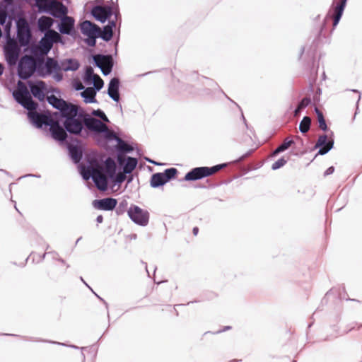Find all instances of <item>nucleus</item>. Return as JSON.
Returning <instances> with one entry per match:
<instances>
[{
	"label": "nucleus",
	"instance_id": "1",
	"mask_svg": "<svg viewBox=\"0 0 362 362\" xmlns=\"http://www.w3.org/2000/svg\"><path fill=\"white\" fill-rule=\"evenodd\" d=\"M116 164L113 159L108 158L103 167L96 159H90L87 166H81V174L85 180L93 179L97 188L101 191L107 189L108 177L113 178L115 175Z\"/></svg>",
	"mask_w": 362,
	"mask_h": 362
},
{
	"label": "nucleus",
	"instance_id": "2",
	"mask_svg": "<svg viewBox=\"0 0 362 362\" xmlns=\"http://www.w3.org/2000/svg\"><path fill=\"white\" fill-rule=\"evenodd\" d=\"M13 96L19 104L29 111L28 117L37 127L40 128L42 124L49 126L53 118L50 115L36 112L38 105L33 100L28 88L22 81H18Z\"/></svg>",
	"mask_w": 362,
	"mask_h": 362
},
{
	"label": "nucleus",
	"instance_id": "3",
	"mask_svg": "<svg viewBox=\"0 0 362 362\" xmlns=\"http://www.w3.org/2000/svg\"><path fill=\"white\" fill-rule=\"evenodd\" d=\"M226 164L214 165L213 167H197L188 172L185 176L186 181H195L214 175L226 167Z\"/></svg>",
	"mask_w": 362,
	"mask_h": 362
},
{
	"label": "nucleus",
	"instance_id": "4",
	"mask_svg": "<svg viewBox=\"0 0 362 362\" xmlns=\"http://www.w3.org/2000/svg\"><path fill=\"white\" fill-rule=\"evenodd\" d=\"M80 29L82 34L88 37L87 44L95 46L96 38L100 35V27L89 21H84L80 24Z\"/></svg>",
	"mask_w": 362,
	"mask_h": 362
},
{
	"label": "nucleus",
	"instance_id": "5",
	"mask_svg": "<svg viewBox=\"0 0 362 362\" xmlns=\"http://www.w3.org/2000/svg\"><path fill=\"white\" fill-rule=\"evenodd\" d=\"M36 69V62L31 56L25 55L21 58L18 64V75L22 79L30 77Z\"/></svg>",
	"mask_w": 362,
	"mask_h": 362
},
{
	"label": "nucleus",
	"instance_id": "6",
	"mask_svg": "<svg viewBox=\"0 0 362 362\" xmlns=\"http://www.w3.org/2000/svg\"><path fill=\"white\" fill-rule=\"evenodd\" d=\"M129 217L135 223L145 226L148 223L149 213L136 205H132L127 210Z\"/></svg>",
	"mask_w": 362,
	"mask_h": 362
},
{
	"label": "nucleus",
	"instance_id": "7",
	"mask_svg": "<svg viewBox=\"0 0 362 362\" xmlns=\"http://www.w3.org/2000/svg\"><path fill=\"white\" fill-rule=\"evenodd\" d=\"M17 39L21 46H26L29 44L31 38V31L29 24L25 18H20L16 23Z\"/></svg>",
	"mask_w": 362,
	"mask_h": 362
},
{
	"label": "nucleus",
	"instance_id": "8",
	"mask_svg": "<svg viewBox=\"0 0 362 362\" xmlns=\"http://www.w3.org/2000/svg\"><path fill=\"white\" fill-rule=\"evenodd\" d=\"M62 41L61 35L54 30H49L45 34V36L40 42V52L43 54H47L52 49L53 43Z\"/></svg>",
	"mask_w": 362,
	"mask_h": 362
},
{
	"label": "nucleus",
	"instance_id": "9",
	"mask_svg": "<svg viewBox=\"0 0 362 362\" xmlns=\"http://www.w3.org/2000/svg\"><path fill=\"white\" fill-rule=\"evenodd\" d=\"M177 173V170L174 168L166 169L164 173H157L151 176V186L153 187H158L163 185L170 179L175 177Z\"/></svg>",
	"mask_w": 362,
	"mask_h": 362
},
{
	"label": "nucleus",
	"instance_id": "10",
	"mask_svg": "<svg viewBox=\"0 0 362 362\" xmlns=\"http://www.w3.org/2000/svg\"><path fill=\"white\" fill-rule=\"evenodd\" d=\"M68 268L69 264L64 260L56 258L48 268L47 276L49 279L59 278L66 273Z\"/></svg>",
	"mask_w": 362,
	"mask_h": 362
},
{
	"label": "nucleus",
	"instance_id": "11",
	"mask_svg": "<svg viewBox=\"0 0 362 362\" xmlns=\"http://www.w3.org/2000/svg\"><path fill=\"white\" fill-rule=\"evenodd\" d=\"M19 52L20 49L16 41L9 38L5 46V56L9 64H16L19 57Z\"/></svg>",
	"mask_w": 362,
	"mask_h": 362
},
{
	"label": "nucleus",
	"instance_id": "12",
	"mask_svg": "<svg viewBox=\"0 0 362 362\" xmlns=\"http://www.w3.org/2000/svg\"><path fill=\"white\" fill-rule=\"evenodd\" d=\"M96 65L101 69L105 75L109 74L113 66L112 58L110 55L97 54L93 57Z\"/></svg>",
	"mask_w": 362,
	"mask_h": 362
},
{
	"label": "nucleus",
	"instance_id": "13",
	"mask_svg": "<svg viewBox=\"0 0 362 362\" xmlns=\"http://www.w3.org/2000/svg\"><path fill=\"white\" fill-rule=\"evenodd\" d=\"M29 86L33 95L40 101H44L47 90L45 82L39 81L36 83H29Z\"/></svg>",
	"mask_w": 362,
	"mask_h": 362
},
{
	"label": "nucleus",
	"instance_id": "14",
	"mask_svg": "<svg viewBox=\"0 0 362 362\" xmlns=\"http://www.w3.org/2000/svg\"><path fill=\"white\" fill-rule=\"evenodd\" d=\"M49 126L50 127L49 130L51 132L52 136L54 139L58 141H64L66 139V132L60 126L58 121L52 119Z\"/></svg>",
	"mask_w": 362,
	"mask_h": 362
},
{
	"label": "nucleus",
	"instance_id": "15",
	"mask_svg": "<svg viewBox=\"0 0 362 362\" xmlns=\"http://www.w3.org/2000/svg\"><path fill=\"white\" fill-rule=\"evenodd\" d=\"M117 199L114 198L95 199L93 202V205L95 209L105 211L113 210L117 206Z\"/></svg>",
	"mask_w": 362,
	"mask_h": 362
},
{
	"label": "nucleus",
	"instance_id": "16",
	"mask_svg": "<svg viewBox=\"0 0 362 362\" xmlns=\"http://www.w3.org/2000/svg\"><path fill=\"white\" fill-rule=\"evenodd\" d=\"M64 125L69 132L74 134H79L83 129L81 120L76 117L66 119Z\"/></svg>",
	"mask_w": 362,
	"mask_h": 362
},
{
	"label": "nucleus",
	"instance_id": "17",
	"mask_svg": "<svg viewBox=\"0 0 362 362\" xmlns=\"http://www.w3.org/2000/svg\"><path fill=\"white\" fill-rule=\"evenodd\" d=\"M84 124L88 129L96 132L102 133L108 130V127L105 124L95 118H85Z\"/></svg>",
	"mask_w": 362,
	"mask_h": 362
},
{
	"label": "nucleus",
	"instance_id": "18",
	"mask_svg": "<svg viewBox=\"0 0 362 362\" xmlns=\"http://www.w3.org/2000/svg\"><path fill=\"white\" fill-rule=\"evenodd\" d=\"M327 135H321L319 136L317 141L315 144V148H320L318 153L320 155H324L327 153L333 146V141H327Z\"/></svg>",
	"mask_w": 362,
	"mask_h": 362
},
{
	"label": "nucleus",
	"instance_id": "19",
	"mask_svg": "<svg viewBox=\"0 0 362 362\" xmlns=\"http://www.w3.org/2000/svg\"><path fill=\"white\" fill-rule=\"evenodd\" d=\"M48 12L54 17L60 18L66 15L67 8L62 2L54 0Z\"/></svg>",
	"mask_w": 362,
	"mask_h": 362
},
{
	"label": "nucleus",
	"instance_id": "20",
	"mask_svg": "<svg viewBox=\"0 0 362 362\" xmlns=\"http://www.w3.org/2000/svg\"><path fill=\"white\" fill-rule=\"evenodd\" d=\"M92 14L97 20L104 23L110 15V11L105 7L98 6L92 9Z\"/></svg>",
	"mask_w": 362,
	"mask_h": 362
},
{
	"label": "nucleus",
	"instance_id": "21",
	"mask_svg": "<svg viewBox=\"0 0 362 362\" xmlns=\"http://www.w3.org/2000/svg\"><path fill=\"white\" fill-rule=\"evenodd\" d=\"M74 19L72 17L64 16L59 25V31L63 34H70L74 28Z\"/></svg>",
	"mask_w": 362,
	"mask_h": 362
},
{
	"label": "nucleus",
	"instance_id": "22",
	"mask_svg": "<svg viewBox=\"0 0 362 362\" xmlns=\"http://www.w3.org/2000/svg\"><path fill=\"white\" fill-rule=\"evenodd\" d=\"M119 79L117 78H113L111 79L108 86V94L110 97L117 102L119 100Z\"/></svg>",
	"mask_w": 362,
	"mask_h": 362
},
{
	"label": "nucleus",
	"instance_id": "23",
	"mask_svg": "<svg viewBox=\"0 0 362 362\" xmlns=\"http://www.w3.org/2000/svg\"><path fill=\"white\" fill-rule=\"evenodd\" d=\"M62 115L66 119L76 117L78 113V107L75 105L66 103V105L60 111Z\"/></svg>",
	"mask_w": 362,
	"mask_h": 362
},
{
	"label": "nucleus",
	"instance_id": "24",
	"mask_svg": "<svg viewBox=\"0 0 362 362\" xmlns=\"http://www.w3.org/2000/svg\"><path fill=\"white\" fill-rule=\"evenodd\" d=\"M346 0H341L340 2L337 4V6L334 8V21H333V26L335 27L341 16L346 5Z\"/></svg>",
	"mask_w": 362,
	"mask_h": 362
},
{
	"label": "nucleus",
	"instance_id": "25",
	"mask_svg": "<svg viewBox=\"0 0 362 362\" xmlns=\"http://www.w3.org/2000/svg\"><path fill=\"white\" fill-rule=\"evenodd\" d=\"M38 28L41 31H45L50 30V27L53 24V19L47 16H42L38 19Z\"/></svg>",
	"mask_w": 362,
	"mask_h": 362
},
{
	"label": "nucleus",
	"instance_id": "26",
	"mask_svg": "<svg viewBox=\"0 0 362 362\" xmlns=\"http://www.w3.org/2000/svg\"><path fill=\"white\" fill-rule=\"evenodd\" d=\"M48 103L54 108L62 110L66 105V102L63 99L57 98L54 95H52L47 98Z\"/></svg>",
	"mask_w": 362,
	"mask_h": 362
},
{
	"label": "nucleus",
	"instance_id": "27",
	"mask_svg": "<svg viewBox=\"0 0 362 362\" xmlns=\"http://www.w3.org/2000/svg\"><path fill=\"white\" fill-rule=\"evenodd\" d=\"M45 67L49 74L59 71L62 68L58 62L52 58H47L45 62Z\"/></svg>",
	"mask_w": 362,
	"mask_h": 362
},
{
	"label": "nucleus",
	"instance_id": "28",
	"mask_svg": "<svg viewBox=\"0 0 362 362\" xmlns=\"http://www.w3.org/2000/svg\"><path fill=\"white\" fill-rule=\"evenodd\" d=\"M69 154L74 163H78L82 158V151L77 146H70L69 147Z\"/></svg>",
	"mask_w": 362,
	"mask_h": 362
},
{
	"label": "nucleus",
	"instance_id": "29",
	"mask_svg": "<svg viewBox=\"0 0 362 362\" xmlns=\"http://www.w3.org/2000/svg\"><path fill=\"white\" fill-rule=\"evenodd\" d=\"M79 64L75 59H68L62 63V69L64 71H76L78 69Z\"/></svg>",
	"mask_w": 362,
	"mask_h": 362
},
{
	"label": "nucleus",
	"instance_id": "30",
	"mask_svg": "<svg viewBox=\"0 0 362 362\" xmlns=\"http://www.w3.org/2000/svg\"><path fill=\"white\" fill-rule=\"evenodd\" d=\"M40 11L48 12L54 0H35Z\"/></svg>",
	"mask_w": 362,
	"mask_h": 362
},
{
	"label": "nucleus",
	"instance_id": "31",
	"mask_svg": "<svg viewBox=\"0 0 362 362\" xmlns=\"http://www.w3.org/2000/svg\"><path fill=\"white\" fill-rule=\"evenodd\" d=\"M96 92L93 88H87L82 93L81 95L86 99L87 103H93L94 102V98L95 96Z\"/></svg>",
	"mask_w": 362,
	"mask_h": 362
},
{
	"label": "nucleus",
	"instance_id": "32",
	"mask_svg": "<svg viewBox=\"0 0 362 362\" xmlns=\"http://www.w3.org/2000/svg\"><path fill=\"white\" fill-rule=\"evenodd\" d=\"M293 143V141L289 140L288 139H286L283 144H281L277 148L274 150V151L272 153V156H275L278 153L284 151L288 149L291 144Z\"/></svg>",
	"mask_w": 362,
	"mask_h": 362
},
{
	"label": "nucleus",
	"instance_id": "33",
	"mask_svg": "<svg viewBox=\"0 0 362 362\" xmlns=\"http://www.w3.org/2000/svg\"><path fill=\"white\" fill-rule=\"evenodd\" d=\"M137 165V160L134 158L129 157L124 167V173H131Z\"/></svg>",
	"mask_w": 362,
	"mask_h": 362
},
{
	"label": "nucleus",
	"instance_id": "34",
	"mask_svg": "<svg viewBox=\"0 0 362 362\" xmlns=\"http://www.w3.org/2000/svg\"><path fill=\"white\" fill-rule=\"evenodd\" d=\"M315 111L317 115L320 129H321L323 131H326L327 129V126L323 113L317 107L315 108Z\"/></svg>",
	"mask_w": 362,
	"mask_h": 362
},
{
	"label": "nucleus",
	"instance_id": "35",
	"mask_svg": "<svg viewBox=\"0 0 362 362\" xmlns=\"http://www.w3.org/2000/svg\"><path fill=\"white\" fill-rule=\"evenodd\" d=\"M99 37L105 41L110 40L112 37V28L109 25H107L104 28L103 30H101L100 28V35H98V37Z\"/></svg>",
	"mask_w": 362,
	"mask_h": 362
},
{
	"label": "nucleus",
	"instance_id": "36",
	"mask_svg": "<svg viewBox=\"0 0 362 362\" xmlns=\"http://www.w3.org/2000/svg\"><path fill=\"white\" fill-rule=\"evenodd\" d=\"M311 124V119L309 117H304L301 120L299 129L302 133H306L309 131Z\"/></svg>",
	"mask_w": 362,
	"mask_h": 362
},
{
	"label": "nucleus",
	"instance_id": "37",
	"mask_svg": "<svg viewBox=\"0 0 362 362\" xmlns=\"http://www.w3.org/2000/svg\"><path fill=\"white\" fill-rule=\"evenodd\" d=\"M119 144H118V148L120 151H124V152H129L132 151V147L129 145L128 144L125 143L124 141H122L120 139H118Z\"/></svg>",
	"mask_w": 362,
	"mask_h": 362
},
{
	"label": "nucleus",
	"instance_id": "38",
	"mask_svg": "<svg viewBox=\"0 0 362 362\" xmlns=\"http://www.w3.org/2000/svg\"><path fill=\"white\" fill-rule=\"evenodd\" d=\"M92 81H93V84L97 90L101 89L103 86V81L98 75L94 76V78Z\"/></svg>",
	"mask_w": 362,
	"mask_h": 362
},
{
	"label": "nucleus",
	"instance_id": "39",
	"mask_svg": "<svg viewBox=\"0 0 362 362\" xmlns=\"http://www.w3.org/2000/svg\"><path fill=\"white\" fill-rule=\"evenodd\" d=\"M286 160H285L284 158H279L278 160H276L275 163L272 164V168L273 170H277L283 167L286 163Z\"/></svg>",
	"mask_w": 362,
	"mask_h": 362
},
{
	"label": "nucleus",
	"instance_id": "40",
	"mask_svg": "<svg viewBox=\"0 0 362 362\" xmlns=\"http://www.w3.org/2000/svg\"><path fill=\"white\" fill-rule=\"evenodd\" d=\"M96 74H94L93 69L91 66H88L86 68V74H85V79L86 81H91L94 78V76Z\"/></svg>",
	"mask_w": 362,
	"mask_h": 362
},
{
	"label": "nucleus",
	"instance_id": "41",
	"mask_svg": "<svg viewBox=\"0 0 362 362\" xmlns=\"http://www.w3.org/2000/svg\"><path fill=\"white\" fill-rule=\"evenodd\" d=\"M93 115L97 117H99L100 119H102L104 122H108L109 119L105 115V114L100 110H94L93 112Z\"/></svg>",
	"mask_w": 362,
	"mask_h": 362
},
{
	"label": "nucleus",
	"instance_id": "42",
	"mask_svg": "<svg viewBox=\"0 0 362 362\" xmlns=\"http://www.w3.org/2000/svg\"><path fill=\"white\" fill-rule=\"evenodd\" d=\"M310 103L309 98H304L298 104V109H303L306 107Z\"/></svg>",
	"mask_w": 362,
	"mask_h": 362
},
{
	"label": "nucleus",
	"instance_id": "43",
	"mask_svg": "<svg viewBox=\"0 0 362 362\" xmlns=\"http://www.w3.org/2000/svg\"><path fill=\"white\" fill-rule=\"evenodd\" d=\"M127 206V202L126 201L121 202L119 204V206L117 208V213L118 214H123L125 211Z\"/></svg>",
	"mask_w": 362,
	"mask_h": 362
},
{
	"label": "nucleus",
	"instance_id": "44",
	"mask_svg": "<svg viewBox=\"0 0 362 362\" xmlns=\"http://www.w3.org/2000/svg\"><path fill=\"white\" fill-rule=\"evenodd\" d=\"M126 173H124V172L123 173H119L116 177H115V182H117V183H122L123 182L125 179H126V175H125Z\"/></svg>",
	"mask_w": 362,
	"mask_h": 362
},
{
	"label": "nucleus",
	"instance_id": "45",
	"mask_svg": "<svg viewBox=\"0 0 362 362\" xmlns=\"http://www.w3.org/2000/svg\"><path fill=\"white\" fill-rule=\"evenodd\" d=\"M7 18L6 12L0 8V24L4 25Z\"/></svg>",
	"mask_w": 362,
	"mask_h": 362
},
{
	"label": "nucleus",
	"instance_id": "46",
	"mask_svg": "<svg viewBox=\"0 0 362 362\" xmlns=\"http://www.w3.org/2000/svg\"><path fill=\"white\" fill-rule=\"evenodd\" d=\"M105 132L107 134L106 136L109 139L117 138V136L115 135V134L112 131H110L108 129L107 131H106Z\"/></svg>",
	"mask_w": 362,
	"mask_h": 362
},
{
	"label": "nucleus",
	"instance_id": "47",
	"mask_svg": "<svg viewBox=\"0 0 362 362\" xmlns=\"http://www.w3.org/2000/svg\"><path fill=\"white\" fill-rule=\"evenodd\" d=\"M334 168L331 166L326 170V171L325 172V175L327 176V175H331L334 173Z\"/></svg>",
	"mask_w": 362,
	"mask_h": 362
},
{
	"label": "nucleus",
	"instance_id": "48",
	"mask_svg": "<svg viewBox=\"0 0 362 362\" xmlns=\"http://www.w3.org/2000/svg\"><path fill=\"white\" fill-rule=\"evenodd\" d=\"M192 233H193V235L194 236H197L198 233H199V228L198 227H194L192 230Z\"/></svg>",
	"mask_w": 362,
	"mask_h": 362
},
{
	"label": "nucleus",
	"instance_id": "49",
	"mask_svg": "<svg viewBox=\"0 0 362 362\" xmlns=\"http://www.w3.org/2000/svg\"><path fill=\"white\" fill-rule=\"evenodd\" d=\"M11 22L9 21L6 25V28L8 30V33L9 32L10 28H11Z\"/></svg>",
	"mask_w": 362,
	"mask_h": 362
},
{
	"label": "nucleus",
	"instance_id": "50",
	"mask_svg": "<svg viewBox=\"0 0 362 362\" xmlns=\"http://www.w3.org/2000/svg\"><path fill=\"white\" fill-rule=\"evenodd\" d=\"M301 110L302 109H298V106L297 108L296 109L295 112H294L295 116L298 115Z\"/></svg>",
	"mask_w": 362,
	"mask_h": 362
},
{
	"label": "nucleus",
	"instance_id": "51",
	"mask_svg": "<svg viewBox=\"0 0 362 362\" xmlns=\"http://www.w3.org/2000/svg\"><path fill=\"white\" fill-rule=\"evenodd\" d=\"M55 78H57V81H60V80H62V76L61 74H57Z\"/></svg>",
	"mask_w": 362,
	"mask_h": 362
},
{
	"label": "nucleus",
	"instance_id": "52",
	"mask_svg": "<svg viewBox=\"0 0 362 362\" xmlns=\"http://www.w3.org/2000/svg\"><path fill=\"white\" fill-rule=\"evenodd\" d=\"M3 71H4V67H3L2 64L0 63V76H1L3 74Z\"/></svg>",
	"mask_w": 362,
	"mask_h": 362
},
{
	"label": "nucleus",
	"instance_id": "53",
	"mask_svg": "<svg viewBox=\"0 0 362 362\" xmlns=\"http://www.w3.org/2000/svg\"><path fill=\"white\" fill-rule=\"evenodd\" d=\"M97 221L100 223H101L103 221V216H99L98 218H97Z\"/></svg>",
	"mask_w": 362,
	"mask_h": 362
},
{
	"label": "nucleus",
	"instance_id": "54",
	"mask_svg": "<svg viewBox=\"0 0 362 362\" xmlns=\"http://www.w3.org/2000/svg\"><path fill=\"white\" fill-rule=\"evenodd\" d=\"M83 85H82L81 83H80V84L78 85V86L77 87V89H78V90H81V89H83Z\"/></svg>",
	"mask_w": 362,
	"mask_h": 362
},
{
	"label": "nucleus",
	"instance_id": "55",
	"mask_svg": "<svg viewBox=\"0 0 362 362\" xmlns=\"http://www.w3.org/2000/svg\"><path fill=\"white\" fill-rule=\"evenodd\" d=\"M118 160H119V163L122 162V159L121 156H118Z\"/></svg>",
	"mask_w": 362,
	"mask_h": 362
}]
</instances>
